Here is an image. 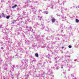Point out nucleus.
Instances as JSON below:
<instances>
[{"instance_id":"obj_1","label":"nucleus","mask_w":79,"mask_h":79,"mask_svg":"<svg viewBox=\"0 0 79 79\" xmlns=\"http://www.w3.org/2000/svg\"><path fill=\"white\" fill-rule=\"evenodd\" d=\"M51 21L52 23H54L55 21H56V19H55L52 18L51 19Z\"/></svg>"},{"instance_id":"obj_2","label":"nucleus","mask_w":79,"mask_h":79,"mask_svg":"<svg viewBox=\"0 0 79 79\" xmlns=\"http://www.w3.org/2000/svg\"><path fill=\"white\" fill-rule=\"evenodd\" d=\"M35 55L36 57H39V55H38V54L36 53L35 54Z\"/></svg>"},{"instance_id":"obj_3","label":"nucleus","mask_w":79,"mask_h":79,"mask_svg":"<svg viewBox=\"0 0 79 79\" xmlns=\"http://www.w3.org/2000/svg\"><path fill=\"white\" fill-rule=\"evenodd\" d=\"M17 6V5H15V6H13L12 7V8H15V7H16V6Z\"/></svg>"},{"instance_id":"obj_4","label":"nucleus","mask_w":79,"mask_h":79,"mask_svg":"<svg viewBox=\"0 0 79 79\" xmlns=\"http://www.w3.org/2000/svg\"><path fill=\"white\" fill-rule=\"evenodd\" d=\"M75 21L76 23H78V22H79V20H78L77 19H76Z\"/></svg>"},{"instance_id":"obj_5","label":"nucleus","mask_w":79,"mask_h":79,"mask_svg":"<svg viewBox=\"0 0 79 79\" xmlns=\"http://www.w3.org/2000/svg\"><path fill=\"white\" fill-rule=\"evenodd\" d=\"M6 18H7V19H9V18H10V16H7L6 17Z\"/></svg>"},{"instance_id":"obj_6","label":"nucleus","mask_w":79,"mask_h":79,"mask_svg":"<svg viewBox=\"0 0 79 79\" xmlns=\"http://www.w3.org/2000/svg\"><path fill=\"white\" fill-rule=\"evenodd\" d=\"M69 48H72V46L71 45H69Z\"/></svg>"},{"instance_id":"obj_7","label":"nucleus","mask_w":79,"mask_h":79,"mask_svg":"<svg viewBox=\"0 0 79 79\" xmlns=\"http://www.w3.org/2000/svg\"><path fill=\"white\" fill-rule=\"evenodd\" d=\"M62 49H63V48H64V47H63V46L62 47Z\"/></svg>"},{"instance_id":"obj_8","label":"nucleus","mask_w":79,"mask_h":79,"mask_svg":"<svg viewBox=\"0 0 79 79\" xmlns=\"http://www.w3.org/2000/svg\"><path fill=\"white\" fill-rule=\"evenodd\" d=\"M2 18V17L1 16H0V18Z\"/></svg>"},{"instance_id":"obj_9","label":"nucleus","mask_w":79,"mask_h":79,"mask_svg":"<svg viewBox=\"0 0 79 79\" xmlns=\"http://www.w3.org/2000/svg\"><path fill=\"white\" fill-rule=\"evenodd\" d=\"M1 48H2V49H3V47H2Z\"/></svg>"},{"instance_id":"obj_10","label":"nucleus","mask_w":79,"mask_h":79,"mask_svg":"<svg viewBox=\"0 0 79 79\" xmlns=\"http://www.w3.org/2000/svg\"><path fill=\"white\" fill-rule=\"evenodd\" d=\"M47 14H48V13H47L46 14V15H47Z\"/></svg>"}]
</instances>
